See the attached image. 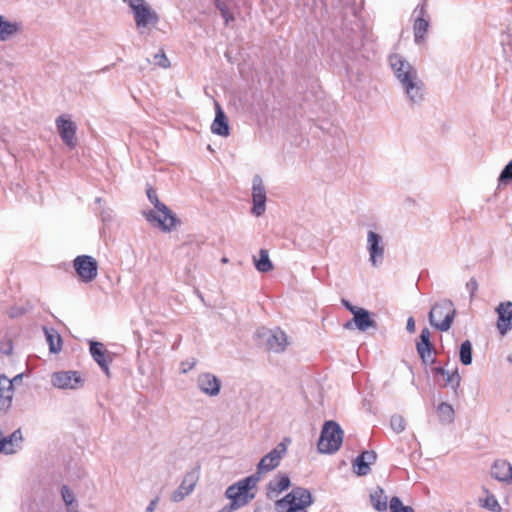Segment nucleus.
<instances>
[{
    "label": "nucleus",
    "instance_id": "nucleus-42",
    "mask_svg": "<svg viewBox=\"0 0 512 512\" xmlns=\"http://www.w3.org/2000/svg\"><path fill=\"white\" fill-rule=\"evenodd\" d=\"M62 497L66 505H71L74 502L73 493L66 486L62 488Z\"/></svg>",
    "mask_w": 512,
    "mask_h": 512
},
{
    "label": "nucleus",
    "instance_id": "nucleus-26",
    "mask_svg": "<svg viewBox=\"0 0 512 512\" xmlns=\"http://www.w3.org/2000/svg\"><path fill=\"white\" fill-rule=\"evenodd\" d=\"M380 241L381 237L378 234L373 231L368 233L370 259L374 265L376 264L377 258H381L384 253V248L380 245Z\"/></svg>",
    "mask_w": 512,
    "mask_h": 512
},
{
    "label": "nucleus",
    "instance_id": "nucleus-25",
    "mask_svg": "<svg viewBox=\"0 0 512 512\" xmlns=\"http://www.w3.org/2000/svg\"><path fill=\"white\" fill-rule=\"evenodd\" d=\"M353 323L361 331H366L370 327H376V322L370 316V313L364 309L359 308L353 314Z\"/></svg>",
    "mask_w": 512,
    "mask_h": 512
},
{
    "label": "nucleus",
    "instance_id": "nucleus-1",
    "mask_svg": "<svg viewBox=\"0 0 512 512\" xmlns=\"http://www.w3.org/2000/svg\"><path fill=\"white\" fill-rule=\"evenodd\" d=\"M390 63L397 79L403 85L407 96L412 101L422 99L424 84L418 78L417 71L398 55H393L390 58Z\"/></svg>",
    "mask_w": 512,
    "mask_h": 512
},
{
    "label": "nucleus",
    "instance_id": "nucleus-19",
    "mask_svg": "<svg viewBox=\"0 0 512 512\" xmlns=\"http://www.w3.org/2000/svg\"><path fill=\"white\" fill-rule=\"evenodd\" d=\"M376 460V454L373 451H364L354 462V470L357 475L363 476L369 473L370 464Z\"/></svg>",
    "mask_w": 512,
    "mask_h": 512
},
{
    "label": "nucleus",
    "instance_id": "nucleus-41",
    "mask_svg": "<svg viewBox=\"0 0 512 512\" xmlns=\"http://www.w3.org/2000/svg\"><path fill=\"white\" fill-rule=\"evenodd\" d=\"M512 179V160L505 166L503 171L500 174L499 180L501 182H506Z\"/></svg>",
    "mask_w": 512,
    "mask_h": 512
},
{
    "label": "nucleus",
    "instance_id": "nucleus-14",
    "mask_svg": "<svg viewBox=\"0 0 512 512\" xmlns=\"http://www.w3.org/2000/svg\"><path fill=\"white\" fill-rule=\"evenodd\" d=\"M23 434L20 429L15 430L11 435L5 437L0 430V453H16L22 445Z\"/></svg>",
    "mask_w": 512,
    "mask_h": 512
},
{
    "label": "nucleus",
    "instance_id": "nucleus-40",
    "mask_svg": "<svg viewBox=\"0 0 512 512\" xmlns=\"http://www.w3.org/2000/svg\"><path fill=\"white\" fill-rule=\"evenodd\" d=\"M391 427L396 432H402L405 428V421L401 416H393L391 418Z\"/></svg>",
    "mask_w": 512,
    "mask_h": 512
},
{
    "label": "nucleus",
    "instance_id": "nucleus-23",
    "mask_svg": "<svg viewBox=\"0 0 512 512\" xmlns=\"http://www.w3.org/2000/svg\"><path fill=\"white\" fill-rule=\"evenodd\" d=\"M253 208L252 212L256 216H260L265 211V202H266V191L261 184H255L253 186Z\"/></svg>",
    "mask_w": 512,
    "mask_h": 512
},
{
    "label": "nucleus",
    "instance_id": "nucleus-38",
    "mask_svg": "<svg viewBox=\"0 0 512 512\" xmlns=\"http://www.w3.org/2000/svg\"><path fill=\"white\" fill-rule=\"evenodd\" d=\"M154 64L162 68H169L171 66V63L163 50H160L154 55Z\"/></svg>",
    "mask_w": 512,
    "mask_h": 512
},
{
    "label": "nucleus",
    "instance_id": "nucleus-8",
    "mask_svg": "<svg viewBox=\"0 0 512 512\" xmlns=\"http://www.w3.org/2000/svg\"><path fill=\"white\" fill-rule=\"evenodd\" d=\"M146 219L159 227L162 231L169 232L174 229L178 223L176 216L168 209L165 205V208H157L149 211L145 214Z\"/></svg>",
    "mask_w": 512,
    "mask_h": 512
},
{
    "label": "nucleus",
    "instance_id": "nucleus-44",
    "mask_svg": "<svg viewBox=\"0 0 512 512\" xmlns=\"http://www.w3.org/2000/svg\"><path fill=\"white\" fill-rule=\"evenodd\" d=\"M407 330L410 332V333H414L415 332V321L413 319V317H410L407 321Z\"/></svg>",
    "mask_w": 512,
    "mask_h": 512
},
{
    "label": "nucleus",
    "instance_id": "nucleus-18",
    "mask_svg": "<svg viewBox=\"0 0 512 512\" xmlns=\"http://www.w3.org/2000/svg\"><path fill=\"white\" fill-rule=\"evenodd\" d=\"M435 375L437 376L438 383L443 386H451L452 388H457L460 385L461 377L458 373L457 369H454L452 372H449L448 370L437 367L434 369Z\"/></svg>",
    "mask_w": 512,
    "mask_h": 512
},
{
    "label": "nucleus",
    "instance_id": "nucleus-6",
    "mask_svg": "<svg viewBox=\"0 0 512 512\" xmlns=\"http://www.w3.org/2000/svg\"><path fill=\"white\" fill-rule=\"evenodd\" d=\"M73 267L79 279L85 283L92 282L98 275V262L89 255L77 256L73 261Z\"/></svg>",
    "mask_w": 512,
    "mask_h": 512
},
{
    "label": "nucleus",
    "instance_id": "nucleus-35",
    "mask_svg": "<svg viewBox=\"0 0 512 512\" xmlns=\"http://www.w3.org/2000/svg\"><path fill=\"white\" fill-rule=\"evenodd\" d=\"M390 510L391 512H414L412 507L404 506L402 501L396 496L390 500Z\"/></svg>",
    "mask_w": 512,
    "mask_h": 512
},
{
    "label": "nucleus",
    "instance_id": "nucleus-32",
    "mask_svg": "<svg viewBox=\"0 0 512 512\" xmlns=\"http://www.w3.org/2000/svg\"><path fill=\"white\" fill-rule=\"evenodd\" d=\"M46 339L49 344V348L51 352L57 353L62 348V340L59 334H57L54 330L45 331Z\"/></svg>",
    "mask_w": 512,
    "mask_h": 512
},
{
    "label": "nucleus",
    "instance_id": "nucleus-4",
    "mask_svg": "<svg viewBox=\"0 0 512 512\" xmlns=\"http://www.w3.org/2000/svg\"><path fill=\"white\" fill-rule=\"evenodd\" d=\"M258 482V478L254 476L246 477L231 485L226 490V496L231 500L233 509H238L246 505L255 496L253 489Z\"/></svg>",
    "mask_w": 512,
    "mask_h": 512
},
{
    "label": "nucleus",
    "instance_id": "nucleus-29",
    "mask_svg": "<svg viewBox=\"0 0 512 512\" xmlns=\"http://www.w3.org/2000/svg\"><path fill=\"white\" fill-rule=\"evenodd\" d=\"M485 493L484 498L479 499V505L483 508H486L492 512H500L501 511V505L499 504L496 497L491 494L487 489H483Z\"/></svg>",
    "mask_w": 512,
    "mask_h": 512
},
{
    "label": "nucleus",
    "instance_id": "nucleus-36",
    "mask_svg": "<svg viewBox=\"0 0 512 512\" xmlns=\"http://www.w3.org/2000/svg\"><path fill=\"white\" fill-rule=\"evenodd\" d=\"M215 5L221 12V15L225 19V23L228 24L230 21L234 20L232 13L229 11L227 5L221 0H215Z\"/></svg>",
    "mask_w": 512,
    "mask_h": 512
},
{
    "label": "nucleus",
    "instance_id": "nucleus-21",
    "mask_svg": "<svg viewBox=\"0 0 512 512\" xmlns=\"http://www.w3.org/2000/svg\"><path fill=\"white\" fill-rule=\"evenodd\" d=\"M211 130L214 134H217L220 136H228L229 135V126H228L226 115L218 103H216V115H215V119L211 125Z\"/></svg>",
    "mask_w": 512,
    "mask_h": 512
},
{
    "label": "nucleus",
    "instance_id": "nucleus-24",
    "mask_svg": "<svg viewBox=\"0 0 512 512\" xmlns=\"http://www.w3.org/2000/svg\"><path fill=\"white\" fill-rule=\"evenodd\" d=\"M491 475L499 481L512 479V465L506 460H497L492 466Z\"/></svg>",
    "mask_w": 512,
    "mask_h": 512
},
{
    "label": "nucleus",
    "instance_id": "nucleus-43",
    "mask_svg": "<svg viewBox=\"0 0 512 512\" xmlns=\"http://www.w3.org/2000/svg\"><path fill=\"white\" fill-rule=\"evenodd\" d=\"M343 305L352 313L354 314L355 311H357L360 307L353 306L349 301L343 299L342 300Z\"/></svg>",
    "mask_w": 512,
    "mask_h": 512
},
{
    "label": "nucleus",
    "instance_id": "nucleus-46",
    "mask_svg": "<svg viewBox=\"0 0 512 512\" xmlns=\"http://www.w3.org/2000/svg\"><path fill=\"white\" fill-rule=\"evenodd\" d=\"M468 286H471V289L472 291L476 290L477 289V282L475 280H471L469 283H468Z\"/></svg>",
    "mask_w": 512,
    "mask_h": 512
},
{
    "label": "nucleus",
    "instance_id": "nucleus-33",
    "mask_svg": "<svg viewBox=\"0 0 512 512\" xmlns=\"http://www.w3.org/2000/svg\"><path fill=\"white\" fill-rule=\"evenodd\" d=\"M460 361L464 365H469L472 362V344L469 340L464 341L460 346Z\"/></svg>",
    "mask_w": 512,
    "mask_h": 512
},
{
    "label": "nucleus",
    "instance_id": "nucleus-10",
    "mask_svg": "<svg viewBox=\"0 0 512 512\" xmlns=\"http://www.w3.org/2000/svg\"><path fill=\"white\" fill-rule=\"evenodd\" d=\"M51 383L59 389H76L82 385V379L76 371H60L52 374Z\"/></svg>",
    "mask_w": 512,
    "mask_h": 512
},
{
    "label": "nucleus",
    "instance_id": "nucleus-39",
    "mask_svg": "<svg viewBox=\"0 0 512 512\" xmlns=\"http://www.w3.org/2000/svg\"><path fill=\"white\" fill-rule=\"evenodd\" d=\"M146 193H147L148 199L154 205L155 209L160 208V207L165 208V204L160 202V200L158 199L156 190L153 187H151V186L148 187Z\"/></svg>",
    "mask_w": 512,
    "mask_h": 512
},
{
    "label": "nucleus",
    "instance_id": "nucleus-17",
    "mask_svg": "<svg viewBox=\"0 0 512 512\" xmlns=\"http://www.w3.org/2000/svg\"><path fill=\"white\" fill-rule=\"evenodd\" d=\"M200 390L210 396H216L220 392L221 381L211 373L199 375L197 380Z\"/></svg>",
    "mask_w": 512,
    "mask_h": 512
},
{
    "label": "nucleus",
    "instance_id": "nucleus-22",
    "mask_svg": "<svg viewBox=\"0 0 512 512\" xmlns=\"http://www.w3.org/2000/svg\"><path fill=\"white\" fill-rule=\"evenodd\" d=\"M22 31V24L17 21H7L0 15V41H7Z\"/></svg>",
    "mask_w": 512,
    "mask_h": 512
},
{
    "label": "nucleus",
    "instance_id": "nucleus-27",
    "mask_svg": "<svg viewBox=\"0 0 512 512\" xmlns=\"http://www.w3.org/2000/svg\"><path fill=\"white\" fill-rule=\"evenodd\" d=\"M288 345L286 334L281 331H275L267 340V347L274 352H282Z\"/></svg>",
    "mask_w": 512,
    "mask_h": 512
},
{
    "label": "nucleus",
    "instance_id": "nucleus-34",
    "mask_svg": "<svg viewBox=\"0 0 512 512\" xmlns=\"http://www.w3.org/2000/svg\"><path fill=\"white\" fill-rule=\"evenodd\" d=\"M439 418L445 422H451L454 417V410L448 403H440L437 408Z\"/></svg>",
    "mask_w": 512,
    "mask_h": 512
},
{
    "label": "nucleus",
    "instance_id": "nucleus-31",
    "mask_svg": "<svg viewBox=\"0 0 512 512\" xmlns=\"http://www.w3.org/2000/svg\"><path fill=\"white\" fill-rule=\"evenodd\" d=\"M290 486V479L286 475H280L269 483V490L274 493H281Z\"/></svg>",
    "mask_w": 512,
    "mask_h": 512
},
{
    "label": "nucleus",
    "instance_id": "nucleus-7",
    "mask_svg": "<svg viewBox=\"0 0 512 512\" xmlns=\"http://www.w3.org/2000/svg\"><path fill=\"white\" fill-rule=\"evenodd\" d=\"M128 4L133 11L137 27H146L158 22L156 12L151 9L145 0H128Z\"/></svg>",
    "mask_w": 512,
    "mask_h": 512
},
{
    "label": "nucleus",
    "instance_id": "nucleus-13",
    "mask_svg": "<svg viewBox=\"0 0 512 512\" xmlns=\"http://www.w3.org/2000/svg\"><path fill=\"white\" fill-rule=\"evenodd\" d=\"M58 133L63 142L73 148L76 145V125L66 116L61 115L56 119Z\"/></svg>",
    "mask_w": 512,
    "mask_h": 512
},
{
    "label": "nucleus",
    "instance_id": "nucleus-2",
    "mask_svg": "<svg viewBox=\"0 0 512 512\" xmlns=\"http://www.w3.org/2000/svg\"><path fill=\"white\" fill-rule=\"evenodd\" d=\"M312 504V496L309 490L297 487L285 497L275 502L277 512H307Z\"/></svg>",
    "mask_w": 512,
    "mask_h": 512
},
{
    "label": "nucleus",
    "instance_id": "nucleus-15",
    "mask_svg": "<svg viewBox=\"0 0 512 512\" xmlns=\"http://www.w3.org/2000/svg\"><path fill=\"white\" fill-rule=\"evenodd\" d=\"M90 353H91L93 359L102 368L104 373L107 376H109L110 375L109 364L112 361V357L110 356V353L104 347V345L99 342H92L90 345Z\"/></svg>",
    "mask_w": 512,
    "mask_h": 512
},
{
    "label": "nucleus",
    "instance_id": "nucleus-3",
    "mask_svg": "<svg viewBox=\"0 0 512 512\" xmlns=\"http://www.w3.org/2000/svg\"><path fill=\"white\" fill-rule=\"evenodd\" d=\"M344 432L340 425L333 421H326L322 427L317 443L319 452L331 454L337 452L343 442Z\"/></svg>",
    "mask_w": 512,
    "mask_h": 512
},
{
    "label": "nucleus",
    "instance_id": "nucleus-9",
    "mask_svg": "<svg viewBox=\"0 0 512 512\" xmlns=\"http://www.w3.org/2000/svg\"><path fill=\"white\" fill-rule=\"evenodd\" d=\"M431 333L428 328H424L416 343L417 352L425 365L435 362L436 350L430 341Z\"/></svg>",
    "mask_w": 512,
    "mask_h": 512
},
{
    "label": "nucleus",
    "instance_id": "nucleus-20",
    "mask_svg": "<svg viewBox=\"0 0 512 512\" xmlns=\"http://www.w3.org/2000/svg\"><path fill=\"white\" fill-rule=\"evenodd\" d=\"M13 396V384L6 376H0V410L10 406Z\"/></svg>",
    "mask_w": 512,
    "mask_h": 512
},
{
    "label": "nucleus",
    "instance_id": "nucleus-16",
    "mask_svg": "<svg viewBox=\"0 0 512 512\" xmlns=\"http://www.w3.org/2000/svg\"><path fill=\"white\" fill-rule=\"evenodd\" d=\"M497 313V328L500 334L504 335L512 328V303H501L497 308Z\"/></svg>",
    "mask_w": 512,
    "mask_h": 512
},
{
    "label": "nucleus",
    "instance_id": "nucleus-28",
    "mask_svg": "<svg viewBox=\"0 0 512 512\" xmlns=\"http://www.w3.org/2000/svg\"><path fill=\"white\" fill-rule=\"evenodd\" d=\"M372 506L377 511H385L387 509V496L382 488L375 489L370 495Z\"/></svg>",
    "mask_w": 512,
    "mask_h": 512
},
{
    "label": "nucleus",
    "instance_id": "nucleus-11",
    "mask_svg": "<svg viewBox=\"0 0 512 512\" xmlns=\"http://www.w3.org/2000/svg\"><path fill=\"white\" fill-rule=\"evenodd\" d=\"M287 446L284 442L277 445L275 449L264 456L257 467L259 474L267 473L279 466L282 457L286 454Z\"/></svg>",
    "mask_w": 512,
    "mask_h": 512
},
{
    "label": "nucleus",
    "instance_id": "nucleus-12",
    "mask_svg": "<svg viewBox=\"0 0 512 512\" xmlns=\"http://www.w3.org/2000/svg\"><path fill=\"white\" fill-rule=\"evenodd\" d=\"M415 13H417V16L413 24L414 39L417 44H422L425 42V36L429 29V19L425 5L417 6Z\"/></svg>",
    "mask_w": 512,
    "mask_h": 512
},
{
    "label": "nucleus",
    "instance_id": "nucleus-37",
    "mask_svg": "<svg viewBox=\"0 0 512 512\" xmlns=\"http://www.w3.org/2000/svg\"><path fill=\"white\" fill-rule=\"evenodd\" d=\"M197 481V476L195 473L187 474L181 484V488L186 490V493H189L192 491L193 487L195 486V483Z\"/></svg>",
    "mask_w": 512,
    "mask_h": 512
},
{
    "label": "nucleus",
    "instance_id": "nucleus-30",
    "mask_svg": "<svg viewBox=\"0 0 512 512\" xmlns=\"http://www.w3.org/2000/svg\"><path fill=\"white\" fill-rule=\"evenodd\" d=\"M255 267L260 272H269L273 269V264L269 259L268 250L261 249L259 258H254Z\"/></svg>",
    "mask_w": 512,
    "mask_h": 512
},
{
    "label": "nucleus",
    "instance_id": "nucleus-45",
    "mask_svg": "<svg viewBox=\"0 0 512 512\" xmlns=\"http://www.w3.org/2000/svg\"><path fill=\"white\" fill-rule=\"evenodd\" d=\"M156 504H157V499L152 500L150 502L149 506L147 507V512H152L155 509Z\"/></svg>",
    "mask_w": 512,
    "mask_h": 512
},
{
    "label": "nucleus",
    "instance_id": "nucleus-47",
    "mask_svg": "<svg viewBox=\"0 0 512 512\" xmlns=\"http://www.w3.org/2000/svg\"><path fill=\"white\" fill-rule=\"evenodd\" d=\"M351 327H352L351 322H347V323L345 324V328L350 329Z\"/></svg>",
    "mask_w": 512,
    "mask_h": 512
},
{
    "label": "nucleus",
    "instance_id": "nucleus-5",
    "mask_svg": "<svg viewBox=\"0 0 512 512\" xmlns=\"http://www.w3.org/2000/svg\"><path fill=\"white\" fill-rule=\"evenodd\" d=\"M455 309L450 301H444L432 307L429 313V321L432 326L440 331L450 329L454 320Z\"/></svg>",
    "mask_w": 512,
    "mask_h": 512
}]
</instances>
